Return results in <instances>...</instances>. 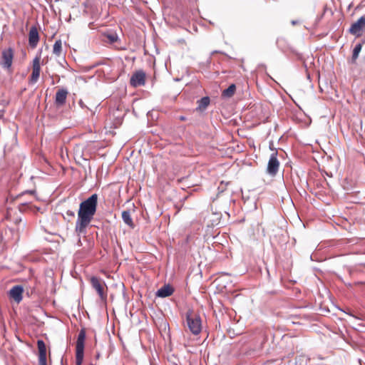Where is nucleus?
Here are the masks:
<instances>
[{"label":"nucleus","instance_id":"obj_1","mask_svg":"<svg viewBox=\"0 0 365 365\" xmlns=\"http://www.w3.org/2000/svg\"><path fill=\"white\" fill-rule=\"evenodd\" d=\"M97 204V194H93L91 197L80 204L78 212V218L75 226V232L78 236L81 234L86 233V228L91 222L93 219V216L96 214Z\"/></svg>","mask_w":365,"mask_h":365},{"label":"nucleus","instance_id":"obj_2","mask_svg":"<svg viewBox=\"0 0 365 365\" xmlns=\"http://www.w3.org/2000/svg\"><path fill=\"white\" fill-rule=\"evenodd\" d=\"M186 322L187 326L189 330L195 335H197L200 333L202 329V321L200 317L189 311L186 314Z\"/></svg>","mask_w":365,"mask_h":365},{"label":"nucleus","instance_id":"obj_3","mask_svg":"<svg viewBox=\"0 0 365 365\" xmlns=\"http://www.w3.org/2000/svg\"><path fill=\"white\" fill-rule=\"evenodd\" d=\"M86 336V330L81 329L78 333L76 345V365H81L83 363Z\"/></svg>","mask_w":365,"mask_h":365},{"label":"nucleus","instance_id":"obj_4","mask_svg":"<svg viewBox=\"0 0 365 365\" xmlns=\"http://www.w3.org/2000/svg\"><path fill=\"white\" fill-rule=\"evenodd\" d=\"M91 284L99 296L102 302L107 300V286L105 282L99 277H91L90 279Z\"/></svg>","mask_w":365,"mask_h":365},{"label":"nucleus","instance_id":"obj_5","mask_svg":"<svg viewBox=\"0 0 365 365\" xmlns=\"http://www.w3.org/2000/svg\"><path fill=\"white\" fill-rule=\"evenodd\" d=\"M277 153H274L270 155L268 161L267 173L271 176H275L278 173L279 162L277 158Z\"/></svg>","mask_w":365,"mask_h":365},{"label":"nucleus","instance_id":"obj_6","mask_svg":"<svg viewBox=\"0 0 365 365\" xmlns=\"http://www.w3.org/2000/svg\"><path fill=\"white\" fill-rule=\"evenodd\" d=\"M41 71L40 58L36 57L33 61L32 73L31 75L29 83L34 84L38 80Z\"/></svg>","mask_w":365,"mask_h":365},{"label":"nucleus","instance_id":"obj_7","mask_svg":"<svg viewBox=\"0 0 365 365\" xmlns=\"http://www.w3.org/2000/svg\"><path fill=\"white\" fill-rule=\"evenodd\" d=\"M145 83V73L143 71H136L130 78V83L133 87L143 86Z\"/></svg>","mask_w":365,"mask_h":365},{"label":"nucleus","instance_id":"obj_8","mask_svg":"<svg viewBox=\"0 0 365 365\" xmlns=\"http://www.w3.org/2000/svg\"><path fill=\"white\" fill-rule=\"evenodd\" d=\"M365 28V23L364 18H359L357 21L352 24L349 28V33L359 37L361 35L362 30Z\"/></svg>","mask_w":365,"mask_h":365},{"label":"nucleus","instance_id":"obj_9","mask_svg":"<svg viewBox=\"0 0 365 365\" xmlns=\"http://www.w3.org/2000/svg\"><path fill=\"white\" fill-rule=\"evenodd\" d=\"M24 288L21 285L13 287L9 292V296L16 303H19L23 299Z\"/></svg>","mask_w":365,"mask_h":365},{"label":"nucleus","instance_id":"obj_10","mask_svg":"<svg viewBox=\"0 0 365 365\" xmlns=\"http://www.w3.org/2000/svg\"><path fill=\"white\" fill-rule=\"evenodd\" d=\"M13 56V51L11 48L4 51L2 53V60L1 65L4 68H9L12 64Z\"/></svg>","mask_w":365,"mask_h":365},{"label":"nucleus","instance_id":"obj_11","mask_svg":"<svg viewBox=\"0 0 365 365\" xmlns=\"http://www.w3.org/2000/svg\"><path fill=\"white\" fill-rule=\"evenodd\" d=\"M39 41V35L36 26H32L29 33V43L31 48H36Z\"/></svg>","mask_w":365,"mask_h":365},{"label":"nucleus","instance_id":"obj_12","mask_svg":"<svg viewBox=\"0 0 365 365\" xmlns=\"http://www.w3.org/2000/svg\"><path fill=\"white\" fill-rule=\"evenodd\" d=\"M68 92L66 88L58 89L56 93L55 103L58 106H62L66 103Z\"/></svg>","mask_w":365,"mask_h":365},{"label":"nucleus","instance_id":"obj_13","mask_svg":"<svg viewBox=\"0 0 365 365\" xmlns=\"http://www.w3.org/2000/svg\"><path fill=\"white\" fill-rule=\"evenodd\" d=\"M173 292V288L170 285L166 284L157 291L156 296L164 298L172 295Z\"/></svg>","mask_w":365,"mask_h":365},{"label":"nucleus","instance_id":"obj_14","mask_svg":"<svg viewBox=\"0 0 365 365\" xmlns=\"http://www.w3.org/2000/svg\"><path fill=\"white\" fill-rule=\"evenodd\" d=\"M38 350V360H46V346L44 341L41 339L37 341Z\"/></svg>","mask_w":365,"mask_h":365},{"label":"nucleus","instance_id":"obj_15","mask_svg":"<svg viewBox=\"0 0 365 365\" xmlns=\"http://www.w3.org/2000/svg\"><path fill=\"white\" fill-rule=\"evenodd\" d=\"M122 218L123 222L129 226L130 228L133 229L135 227V225L133 222L130 212L129 210H124L122 212Z\"/></svg>","mask_w":365,"mask_h":365},{"label":"nucleus","instance_id":"obj_16","mask_svg":"<svg viewBox=\"0 0 365 365\" xmlns=\"http://www.w3.org/2000/svg\"><path fill=\"white\" fill-rule=\"evenodd\" d=\"M210 102V98L207 96L203 97L197 101V107L196 108V110H204L207 108V107L209 106Z\"/></svg>","mask_w":365,"mask_h":365},{"label":"nucleus","instance_id":"obj_17","mask_svg":"<svg viewBox=\"0 0 365 365\" xmlns=\"http://www.w3.org/2000/svg\"><path fill=\"white\" fill-rule=\"evenodd\" d=\"M235 85L231 84L227 88L222 91V96L225 98H231L235 94Z\"/></svg>","mask_w":365,"mask_h":365},{"label":"nucleus","instance_id":"obj_18","mask_svg":"<svg viewBox=\"0 0 365 365\" xmlns=\"http://www.w3.org/2000/svg\"><path fill=\"white\" fill-rule=\"evenodd\" d=\"M104 41L109 43H113L118 39V35L115 33H108L104 34Z\"/></svg>","mask_w":365,"mask_h":365},{"label":"nucleus","instance_id":"obj_19","mask_svg":"<svg viewBox=\"0 0 365 365\" xmlns=\"http://www.w3.org/2000/svg\"><path fill=\"white\" fill-rule=\"evenodd\" d=\"M62 51V42L61 40H57L55 41L53 47V53L59 56L61 54Z\"/></svg>","mask_w":365,"mask_h":365},{"label":"nucleus","instance_id":"obj_20","mask_svg":"<svg viewBox=\"0 0 365 365\" xmlns=\"http://www.w3.org/2000/svg\"><path fill=\"white\" fill-rule=\"evenodd\" d=\"M361 44L359 43L357 45L355 46L354 50H353V53H352V56H351V63H356V61L359 56V54L361 50Z\"/></svg>","mask_w":365,"mask_h":365},{"label":"nucleus","instance_id":"obj_21","mask_svg":"<svg viewBox=\"0 0 365 365\" xmlns=\"http://www.w3.org/2000/svg\"><path fill=\"white\" fill-rule=\"evenodd\" d=\"M66 215L69 217H71V218H73L75 217V212L72 210H67L66 212Z\"/></svg>","mask_w":365,"mask_h":365},{"label":"nucleus","instance_id":"obj_22","mask_svg":"<svg viewBox=\"0 0 365 365\" xmlns=\"http://www.w3.org/2000/svg\"><path fill=\"white\" fill-rule=\"evenodd\" d=\"M38 365H47L46 360H38Z\"/></svg>","mask_w":365,"mask_h":365},{"label":"nucleus","instance_id":"obj_23","mask_svg":"<svg viewBox=\"0 0 365 365\" xmlns=\"http://www.w3.org/2000/svg\"><path fill=\"white\" fill-rule=\"evenodd\" d=\"M349 314L350 316H351L352 317L355 318V319H361V317H357V316H355V315H354V314Z\"/></svg>","mask_w":365,"mask_h":365},{"label":"nucleus","instance_id":"obj_24","mask_svg":"<svg viewBox=\"0 0 365 365\" xmlns=\"http://www.w3.org/2000/svg\"><path fill=\"white\" fill-rule=\"evenodd\" d=\"M298 24V21H296V20H293V21H292V25H296V24Z\"/></svg>","mask_w":365,"mask_h":365},{"label":"nucleus","instance_id":"obj_25","mask_svg":"<svg viewBox=\"0 0 365 365\" xmlns=\"http://www.w3.org/2000/svg\"><path fill=\"white\" fill-rule=\"evenodd\" d=\"M179 118L180 120H185V117L184 116H180Z\"/></svg>","mask_w":365,"mask_h":365},{"label":"nucleus","instance_id":"obj_26","mask_svg":"<svg viewBox=\"0 0 365 365\" xmlns=\"http://www.w3.org/2000/svg\"><path fill=\"white\" fill-rule=\"evenodd\" d=\"M361 18H364V23H365V15H364V16H361Z\"/></svg>","mask_w":365,"mask_h":365},{"label":"nucleus","instance_id":"obj_27","mask_svg":"<svg viewBox=\"0 0 365 365\" xmlns=\"http://www.w3.org/2000/svg\"><path fill=\"white\" fill-rule=\"evenodd\" d=\"M364 94L365 95V89L363 91Z\"/></svg>","mask_w":365,"mask_h":365},{"label":"nucleus","instance_id":"obj_28","mask_svg":"<svg viewBox=\"0 0 365 365\" xmlns=\"http://www.w3.org/2000/svg\"><path fill=\"white\" fill-rule=\"evenodd\" d=\"M364 61H365V57H364Z\"/></svg>","mask_w":365,"mask_h":365}]
</instances>
